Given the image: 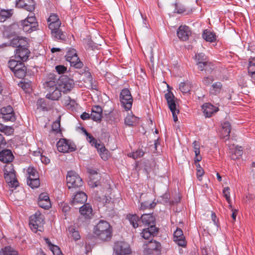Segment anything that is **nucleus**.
Segmentation results:
<instances>
[{"label": "nucleus", "mask_w": 255, "mask_h": 255, "mask_svg": "<svg viewBox=\"0 0 255 255\" xmlns=\"http://www.w3.org/2000/svg\"><path fill=\"white\" fill-rule=\"evenodd\" d=\"M57 148L59 152L63 153L72 152L76 149V146L73 142L65 138H61L57 142Z\"/></svg>", "instance_id": "nucleus-11"}, {"label": "nucleus", "mask_w": 255, "mask_h": 255, "mask_svg": "<svg viewBox=\"0 0 255 255\" xmlns=\"http://www.w3.org/2000/svg\"><path fill=\"white\" fill-rule=\"evenodd\" d=\"M27 44H24L22 45H19L18 48L15 50L14 58L15 59L24 62L26 61L30 53L29 50L28 49Z\"/></svg>", "instance_id": "nucleus-13"}, {"label": "nucleus", "mask_w": 255, "mask_h": 255, "mask_svg": "<svg viewBox=\"0 0 255 255\" xmlns=\"http://www.w3.org/2000/svg\"><path fill=\"white\" fill-rule=\"evenodd\" d=\"M114 251L118 255H128L130 254L129 245L125 242L118 241L115 243Z\"/></svg>", "instance_id": "nucleus-14"}, {"label": "nucleus", "mask_w": 255, "mask_h": 255, "mask_svg": "<svg viewBox=\"0 0 255 255\" xmlns=\"http://www.w3.org/2000/svg\"><path fill=\"white\" fill-rule=\"evenodd\" d=\"M98 178V177L92 178V177H90V179L89 181V184L91 186V187L94 188L101 185V182L98 180H95V179Z\"/></svg>", "instance_id": "nucleus-53"}, {"label": "nucleus", "mask_w": 255, "mask_h": 255, "mask_svg": "<svg viewBox=\"0 0 255 255\" xmlns=\"http://www.w3.org/2000/svg\"><path fill=\"white\" fill-rule=\"evenodd\" d=\"M79 212L81 215L80 218L85 220H89L93 216V209L89 204H84L80 207Z\"/></svg>", "instance_id": "nucleus-18"}, {"label": "nucleus", "mask_w": 255, "mask_h": 255, "mask_svg": "<svg viewBox=\"0 0 255 255\" xmlns=\"http://www.w3.org/2000/svg\"><path fill=\"white\" fill-rule=\"evenodd\" d=\"M204 173V170L202 168L200 167V168L197 169L196 174L197 178L200 181L202 180V177Z\"/></svg>", "instance_id": "nucleus-63"}, {"label": "nucleus", "mask_w": 255, "mask_h": 255, "mask_svg": "<svg viewBox=\"0 0 255 255\" xmlns=\"http://www.w3.org/2000/svg\"><path fill=\"white\" fill-rule=\"evenodd\" d=\"M0 131L6 135H11L14 132V128L11 126H7L0 123Z\"/></svg>", "instance_id": "nucleus-40"}, {"label": "nucleus", "mask_w": 255, "mask_h": 255, "mask_svg": "<svg viewBox=\"0 0 255 255\" xmlns=\"http://www.w3.org/2000/svg\"><path fill=\"white\" fill-rule=\"evenodd\" d=\"M25 65L22 61L17 59H10L8 62V66L11 70L14 72L16 69H21L22 66Z\"/></svg>", "instance_id": "nucleus-32"}, {"label": "nucleus", "mask_w": 255, "mask_h": 255, "mask_svg": "<svg viewBox=\"0 0 255 255\" xmlns=\"http://www.w3.org/2000/svg\"><path fill=\"white\" fill-rule=\"evenodd\" d=\"M202 37L207 42H214L217 40V36L215 32L208 29H205L202 33Z\"/></svg>", "instance_id": "nucleus-30"}, {"label": "nucleus", "mask_w": 255, "mask_h": 255, "mask_svg": "<svg viewBox=\"0 0 255 255\" xmlns=\"http://www.w3.org/2000/svg\"><path fill=\"white\" fill-rule=\"evenodd\" d=\"M101 157L104 160H107L109 157V153L108 150L106 148L104 144H100L99 146L96 147Z\"/></svg>", "instance_id": "nucleus-34"}, {"label": "nucleus", "mask_w": 255, "mask_h": 255, "mask_svg": "<svg viewBox=\"0 0 255 255\" xmlns=\"http://www.w3.org/2000/svg\"><path fill=\"white\" fill-rule=\"evenodd\" d=\"M156 204V203L154 202H150L148 201H145L140 204L139 210L143 211L147 209H152L155 207Z\"/></svg>", "instance_id": "nucleus-48"}, {"label": "nucleus", "mask_w": 255, "mask_h": 255, "mask_svg": "<svg viewBox=\"0 0 255 255\" xmlns=\"http://www.w3.org/2000/svg\"><path fill=\"white\" fill-rule=\"evenodd\" d=\"M18 85L23 90V91L26 93L30 92L31 90V82L29 81L27 82H26L25 80L21 81L18 83Z\"/></svg>", "instance_id": "nucleus-46"}, {"label": "nucleus", "mask_w": 255, "mask_h": 255, "mask_svg": "<svg viewBox=\"0 0 255 255\" xmlns=\"http://www.w3.org/2000/svg\"><path fill=\"white\" fill-rule=\"evenodd\" d=\"M193 145L195 155L198 156L200 154V144L198 142L194 141Z\"/></svg>", "instance_id": "nucleus-58"}, {"label": "nucleus", "mask_w": 255, "mask_h": 255, "mask_svg": "<svg viewBox=\"0 0 255 255\" xmlns=\"http://www.w3.org/2000/svg\"><path fill=\"white\" fill-rule=\"evenodd\" d=\"M158 232V229L155 226L148 227L142 230L141 236L145 240H149L151 237H154Z\"/></svg>", "instance_id": "nucleus-21"}, {"label": "nucleus", "mask_w": 255, "mask_h": 255, "mask_svg": "<svg viewBox=\"0 0 255 255\" xmlns=\"http://www.w3.org/2000/svg\"><path fill=\"white\" fill-rule=\"evenodd\" d=\"M3 172L4 179L9 186L12 188L18 186V182L16 178L15 172L12 164H8L5 165Z\"/></svg>", "instance_id": "nucleus-4"}, {"label": "nucleus", "mask_w": 255, "mask_h": 255, "mask_svg": "<svg viewBox=\"0 0 255 255\" xmlns=\"http://www.w3.org/2000/svg\"><path fill=\"white\" fill-rule=\"evenodd\" d=\"M68 231L70 235L73 238L74 241H77L80 239L81 236L80 233L75 226H70L68 228Z\"/></svg>", "instance_id": "nucleus-41"}, {"label": "nucleus", "mask_w": 255, "mask_h": 255, "mask_svg": "<svg viewBox=\"0 0 255 255\" xmlns=\"http://www.w3.org/2000/svg\"><path fill=\"white\" fill-rule=\"evenodd\" d=\"M65 58L66 61L70 63L71 66L76 68L80 69L83 66L82 62L78 56L76 50L73 48H70L68 50L65 55Z\"/></svg>", "instance_id": "nucleus-8"}, {"label": "nucleus", "mask_w": 255, "mask_h": 255, "mask_svg": "<svg viewBox=\"0 0 255 255\" xmlns=\"http://www.w3.org/2000/svg\"><path fill=\"white\" fill-rule=\"evenodd\" d=\"M43 225L44 216L39 211H36L34 215L30 216L29 226L33 232L41 231Z\"/></svg>", "instance_id": "nucleus-6"}, {"label": "nucleus", "mask_w": 255, "mask_h": 255, "mask_svg": "<svg viewBox=\"0 0 255 255\" xmlns=\"http://www.w3.org/2000/svg\"><path fill=\"white\" fill-rule=\"evenodd\" d=\"M52 130L59 132L60 131V122L59 120L56 121L52 125Z\"/></svg>", "instance_id": "nucleus-56"}, {"label": "nucleus", "mask_w": 255, "mask_h": 255, "mask_svg": "<svg viewBox=\"0 0 255 255\" xmlns=\"http://www.w3.org/2000/svg\"><path fill=\"white\" fill-rule=\"evenodd\" d=\"M0 118L3 122H14L16 117L12 107L9 105L1 108L0 109Z\"/></svg>", "instance_id": "nucleus-12"}, {"label": "nucleus", "mask_w": 255, "mask_h": 255, "mask_svg": "<svg viewBox=\"0 0 255 255\" xmlns=\"http://www.w3.org/2000/svg\"><path fill=\"white\" fill-rule=\"evenodd\" d=\"M82 130L85 135L86 136L87 140L91 144L92 146H94L95 148L99 146L100 143L97 142V140L96 138L88 132L84 128H83Z\"/></svg>", "instance_id": "nucleus-37"}, {"label": "nucleus", "mask_w": 255, "mask_h": 255, "mask_svg": "<svg viewBox=\"0 0 255 255\" xmlns=\"http://www.w3.org/2000/svg\"><path fill=\"white\" fill-rule=\"evenodd\" d=\"M207 64H206V61H204V62H197V65H198V69L200 70V71H204L205 67L206 66V65Z\"/></svg>", "instance_id": "nucleus-62"}, {"label": "nucleus", "mask_w": 255, "mask_h": 255, "mask_svg": "<svg viewBox=\"0 0 255 255\" xmlns=\"http://www.w3.org/2000/svg\"><path fill=\"white\" fill-rule=\"evenodd\" d=\"M135 117L130 115H128L125 118V123L126 125L132 126L134 125Z\"/></svg>", "instance_id": "nucleus-52"}, {"label": "nucleus", "mask_w": 255, "mask_h": 255, "mask_svg": "<svg viewBox=\"0 0 255 255\" xmlns=\"http://www.w3.org/2000/svg\"><path fill=\"white\" fill-rule=\"evenodd\" d=\"M87 200V195L83 192H77L71 202V204L75 205L77 204H84Z\"/></svg>", "instance_id": "nucleus-26"}, {"label": "nucleus", "mask_w": 255, "mask_h": 255, "mask_svg": "<svg viewBox=\"0 0 255 255\" xmlns=\"http://www.w3.org/2000/svg\"><path fill=\"white\" fill-rule=\"evenodd\" d=\"M127 218L130 224L135 229L137 228L139 226V224L141 223L140 219L135 214H129L127 215Z\"/></svg>", "instance_id": "nucleus-35"}, {"label": "nucleus", "mask_w": 255, "mask_h": 255, "mask_svg": "<svg viewBox=\"0 0 255 255\" xmlns=\"http://www.w3.org/2000/svg\"><path fill=\"white\" fill-rule=\"evenodd\" d=\"M195 56L197 62H204V61L208 60L207 56L203 53H198L196 54Z\"/></svg>", "instance_id": "nucleus-55"}, {"label": "nucleus", "mask_w": 255, "mask_h": 255, "mask_svg": "<svg viewBox=\"0 0 255 255\" xmlns=\"http://www.w3.org/2000/svg\"><path fill=\"white\" fill-rule=\"evenodd\" d=\"M19 23L23 30L29 33L35 31L38 26V23L33 13H29L27 17L24 20H21Z\"/></svg>", "instance_id": "nucleus-3"}, {"label": "nucleus", "mask_w": 255, "mask_h": 255, "mask_svg": "<svg viewBox=\"0 0 255 255\" xmlns=\"http://www.w3.org/2000/svg\"><path fill=\"white\" fill-rule=\"evenodd\" d=\"M55 70L56 72L59 74H64L67 70V67L64 65H59L55 67Z\"/></svg>", "instance_id": "nucleus-57"}, {"label": "nucleus", "mask_w": 255, "mask_h": 255, "mask_svg": "<svg viewBox=\"0 0 255 255\" xmlns=\"http://www.w3.org/2000/svg\"><path fill=\"white\" fill-rule=\"evenodd\" d=\"M103 110L99 106H94L92 108L91 118L94 121L100 122L101 121Z\"/></svg>", "instance_id": "nucleus-24"}, {"label": "nucleus", "mask_w": 255, "mask_h": 255, "mask_svg": "<svg viewBox=\"0 0 255 255\" xmlns=\"http://www.w3.org/2000/svg\"><path fill=\"white\" fill-rule=\"evenodd\" d=\"M50 30L52 36L55 40H60L61 41L66 40V35L59 27H55V28L51 29Z\"/></svg>", "instance_id": "nucleus-29"}, {"label": "nucleus", "mask_w": 255, "mask_h": 255, "mask_svg": "<svg viewBox=\"0 0 255 255\" xmlns=\"http://www.w3.org/2000/svg\"><path fill=\"white\" fill-rule=\"evenodd\" d=\"M144 154V152L142 150V149H139L135 151H134L132 153H129L128 155L130 157H132V158L136 159L138 158L141 157Z\"/></svg>", "instance_id": "nucleus-49"}, {"label": "nucleus", "mask_w": 255, "mask_h": 255, "mask_svg": "<svg viewBox=\"0 0 255 255\" xmlns=\"http://www.w3.org/2000/svg\"><path fill=\"white\" fill-rule=\"evenodd\" d=\"M240 148H241V147H240ZM243 154V151L242 149H236L234 153V155H232V158L233 159H236L238 158L239 157L241 156Z\"/></svg>", "instance_id": "nucleus-60"}, {"label": "nucleus", "mask_w": 255, "mask_h": 255, "mask_svg": "<svg viewBox=\"0 0 255 255\" xmlns=\"http://www.w3.org/2000/svg\"><path fill=\"white\" fill-rule=\"evenodd\" d=\"M66 181L67 186L69 189H76L82 187L83 185L82 178L74 171L68 172Z\"/></svg>", "instance_id": "nucleus-5"}, {"label": "nucleus", "mask_w": 255, "mask_h": 255, "mask_svg": "<svg viewBox=\"0 0 255 255\" xmlns=\"http://www.w3.org/2000/svg\"><path fill=\"white\" fill-rule=\"evenodd\" d=\"M192 32L190 28L185 25L180 26L177 31L178 38L182 41H187L191 36Z\"/></svg>", "instance_id": "nucleus-15"}, {"label": "nucleus", "mask_w": 255, "mask_h": 255, "mask_svg": "<svg viewBox=\"0 0 255 255\" xmlns=\"http://www.w3.org/2000/svg\"><path fill=\"white\" fill-rule=\"evenodd\" d=\"M120 98L123 107L126 111L129 110L132 107L133 99L129 90L127 88L123 89Z\"/></svg>", "instance_id": "nucleus-9"}, {"label": "nucleus", "mask_w": 255, "mask_h": 255, "mask_svg": "<svg viewBox=\"0 0 255 255\" xmlns=\"http://www.w3.org/2000/svg\"><path fill=\"white\" fill-rule=\"evenodd\" d=\"M13 14L12 9H1L0 11V21L4 22Z\"/></svg>", "instance_id": "nucleus-38"}, {"label": "nucleus", "mask_w": 255, "mask_h": 255, "mask_svg": "<svg viewBox=\"0 0 255 255\" xmlns=\"http://www.w3.org/2000/svg\"><path fill=\"white\" fill-rule=\"evenodd\" d=\"M27 44V42L22 38H19V37L13 38L10 42L11 46L13 47H17V48H18L19 45H22V44Z\"/></svg>", "instance_id": "nucleus-43"}, {"label": "nucleus", "mask_w": 255, "mask_h": 255, "mask_svg": "<svg viewBox=\"0 0 255 255\" xmlns=\"http://www.w3.org/2000/svg\"><path fill=\"white\" fill-rule=\"evenodd\" d=\"M57 77L53 74H50L49 75L43 85L44 88L48 91L50 90H54L55 88H57Z\"/></svg>", "instance_id": "nucleus-20"}, {"label": "nucleus", "mask_w": 255, "mask_h": 255, "mask_svg": "<svg viewBox=\"0 0 255 255\" xmlns=\"http://www.w3.org/2000/svg\"><path fill=\"white\" fill-rule=\"evenodd\" d=\"M222 88V85L221 82H218L214 83L211 89H210V92L212 94L214 95H217L219 94Z\"/></svg>", "instance_id": "nucleus-45"}, {"label": "nucleus", "mask_w": 255, "mask_h": 255, "mask_svg": "<svg viewBox=\"0 0 255 255\" xmlns=\"http://www.w3.org/2000/svg\"><path fill=\"white\" fill-rule=\"evenodd\" d=\"M165 98L167 101L168 107L172 112L173 121L176 122L178 121L177 114H179V110L176 109L174 96L171 92L169 91L165 94Z\"/></svg>", "instance_id": "nucleus-10"}, {"label": "nucleus", "mask_w": 255, "mask_h": 255, "mask_svg": "<svg viewBox=\"0 0 255 255\" xmlns=\"http://www.w3.org/2000/svg\"><path fill=\"white\" fill-rule=\"evenodd\" d=\"M142 248L143 255H160L162 247L159 242L151 240L145 242Z\"/></svg>", "instance_id": "nucleus-2"}, {"label": "nucleus", "mask_w": 255, "mask_h": 255, "mask_svg": "<svg viewBox=\"0 0 255 255\" xmlns=\"http://www.w3.org/2000/svg\"><path fill=\"white\" fill-rule=\"evenodd\" d=\"M36 105L38 109L40 108L44 111H47L52 108L51 104L41 98L37 100Z\"/></svg>", "instance_id": "nucleus-33"}, {"label": "nucleus", "mask_w": 255, "mask_h": 255, "mask_svg": "<svg viewBox=\"0 0 255 255\" xmlns=\"http://www.w3.org/2000/svg\"><path fill=\"white\" fill-rule=\"evenodd\" d=\"M88 173L90 174L89 177H92V178H94L95 177H99V174L98 173L97 171L93 169H88Z\"/></svg>", "instance_id": "nucleus-61"}, {"label": "nucleus", "mask_w": 255, "mask_h": 255, "mask_svg": "<svg viewBox=\"0 0 255 255\" xmlns=\"http://www.w3.org/2000/svg\"><path fill=\"white\" fill-rule=\"evenodd\" d=\"M14 156L10 149H3L0 152V161L3 163L12 161Z\"/></svg>", "instance_id": "nucleus-25"}, {"label": "nucleus", "mask_w": 255, "mask_h": 255, "mask_svg": "<svg viewBox=\"0 0 255 255\" xmlns=\"http://www.w3.org/2000/svg\"><path fill=\"white\" fill-rule=\"evenodd\" d=\"M223 193L227 201L230 204V207L232 208V206L231 205V200L230 199V188L229 187H225L223 190Z\"/></svg>", "instance_id": "nucleus-50"}, {"label": "nucleus", "mask_w": 255, "mask_h": 255, "mask_svg": "<svg viewBox=\"0 0 255 255\" xmlns=\"http://www.w3.org/2000/svg\"><path fill=\"white\" fill-rule=\"evenodd\" d=\"M141 222L144 226L149 227L155 225V219L151 214H143L140 218Z\"/></svg>", "instance_id": "nucleus-27"}, {"label": "nucleus", "mask_w": 255, "mask_h": 255, "mask_svg": "<svg viewBox=\"0 0 255 255\" xmlns=\"http://www.w3.org/2000/svg\"><path fill=\"white\" fill-rule=\"evenodd\" d=\"M50 250L54 255H63L60 248L56 245L52 246Z\"/></svg>", "instance_id": "nucleus-54"}, {"label": "nucleus", "mask_w": 255, "mask_h": 255, "mask_svg": "<svg viewBox=\"0 0 255 255\" xmlns=\"http://www.w3.org/2000/svg\"><path fill=\"white\" fill-rule=\"evenodd\" d=\"M179 88L181 92L183 94L188 93L191 90V84L188 81L186 82H181L179 84Z\"/></svg>", "instance_id": "nucleus-42"}, {"label": "nucleus", "mask_w": 255, "mask_h": 255, "mask_svg": "<svg viewBox=\"0 0 255 255\" xmlns=\"http://www.w3.org/2000/svg\"><path fill=\"white\" fill-rule=\"evenodd\" d=\"M84 75L87 78V81L91 84V87L93 89H96V85L93 84V80L92 75L90 72L85 71Z\"/></svg>", "instance_id": "nucleus-51"}, {"label": "nucleus", "mask_w": 255, "mask_h": 255, "mask_svg": "<svg viewBox=\"0 0 255 255\" xmlns=\"http://www.w3.org/2000/svg\"><path fill=\"white\" fill-rule=\"evenodd\" d=\"M231 130V126L229 122H225L222 124V129L221 130V137L227 140L229 139Z\"/></svg>", "instance_id": "nucleus-28"}, {"label": "nucleus", "mask_w": 255, "mask_h": 255, "mask_svg": "<svg viewBox=\"0 0 255 255\" xmlns=\"http://www.w3.org/2000/svg\"><path fill=\"white\" fill-rule=\"evenodd\" d=\"M202 110L206 118H210L212 115L217 111L219 109L210 103H205L202 106Z\"/></svg>", "instance_id": "nucleus-23"}, {"label": "nucleus", "mask_w": 255, "mask_h": 255, "mask_svg": "<svg viewBox=\"0 0 255 255\" xmlns=\"http://www.w3.org/2000/svg\"><path fill=\"white\" fill-rule=\"evenodd\" d=\"M248 73L252 78L255 79V57H251L249 59Z\"/></svg>", "instance_id": "nucleus-36"}, {"label": "nucleus", "mask_w": 255, "mask_h": 255, "mask_svg": "<svg viewBox=\"0 0 255 255\" xmlns=\"http://www.w3.org/2000/svg\"><path fill=\"white\" fill-rule=\"evenodd\" d=\"M16 7L32 12L35 9V3L34 0H18L16 1Z\"/></svg>", "instance_id": "nucleus-17"}, {"label": "nucleus", "mask_w": 255, "mask_h": 255, "mask_svg": "<svg viewBox=\"0 0 255 255\" xmlns=\"http://www.w3.org/2000/svg\"><path fill=\"white\" fill-rule=\"evenodd\" d=\"M38 205L44 209H48L51 204L48 195L45 193H41L38 197Z\"/></svg>", "instance_id": "nucleus-19"}, {"label": "nucleus", "mask_w": 255, "mask_h": 255, "mask_svg": "<svg viewBox=\"0 0 255 255\" xmlns=\"http://www.w3.org/2000/svg\"><path fill=\"white\" fill-rule=\"evenodd\" d=\"M214 81V78L212 76H208L204 77L203 79V83L206 86L209 85Z\"/></svg>", "instance_id": "nucleus-59"}, {"label": "nucleus", "mask_w": 255, "mask_h": 255, "mask_svg": "<svg viewBox=\"0 0 255 255\" xmlns=\"http://www.w3.org/2000/svg\"><path fill=\"white\" fill-rule=\"evenodd\" d=\"M93 231L97 237L103 241H109L112 238V227L106 221L100 220L94 227Z\"/></svg>", "instance_id": "nucleus-1"}, {"label": "nucleus", "mask_w": 255, "mask_h": 255, "mask_svg": "<svg viewBox=\"0 0 255 255\" xmlns=\"http://www.w3.org/2000/svg\"><path fill=\"white\" fill-rule=\"evenodd\" d=\"M0 255H18V252L10 246L2 248L0 251Z\"/></svg>", "instance_id": "nucleus-39"}, {"label": "nucleus", "mask_w": 255, "mask_h": 255, "mask_svg": "<svg viewBox=\"0 0 255 255\" xmlns=\"http://www.w3.org/2000/svg\"><path fill=\"white\" fill-rule=\"evenodd\" d=\"M61 90L57 88L54 90H50L48 91V93L46 94V98L53 101L58 100L61 96Z\"/></svg>", "instance_id": "nucleus-31"}, {"label": "nucleus", "mask_w": 255, "mask_h": 255, "mask_svg": "<svg viewBox=\"0 0 255 255\" xmlns=\"http://www.w3.org/2000/svg\"><path fill=\"white\" fill-rule=\"evenodd\" d=\"M60 81V87L63 93L70 91L74 86V80L67 76H63Z\"/></svg>", "instance_id": "nucleus-16"}, {"label": "nucleus", "mask_w": 255, "mask_h": 255, "mask_svg": "<svg viewBox=\"0 0 255 255\" xmlns=\"http://www.w3.org/2000/svg\"><path fill=\"white\" fill-rule=\"evenodd\" d=\"M183 235H184L182 230L178 227L176 228V231H175L173 233V237H179V236Z\"/></svg>", "instance_id": "nucleus-64"}, {"label": "nucleus", "mask_w": 255, "mask_h": 255, "mask_svg": "<svg viewBox=\"0 0 255 255\" xmlns=\"http://www.w3.org/2000/svg\"><path fill=\"white\" fill-rule=\"evenodd\" d=\"M27 69L25 65L22 66L21 69H16L13 72L14 76L19 79L24 78L26 74Z\"/></svg>", "instance_id": "nucleus-44"}, {"label": "nucleus", "mask_w": 255, "mask_h": 255, "mask_svg": "<svg viewBox=\"0 0 255 255\" xmlns=\"http://www.w3.org/2000/svg\"><path fill=\"white\" fill-rule=\"evenodd\" d=\"M173 241L179 246L185 247L187 245L184 236H181L179 237H173Z\"/></svg>", "instance_id": "nucleus-47"}, {"label": "nucleus", "mask_w": 255, "mask_h": 255, "mask_svg": "<svg viewBox=\"0 0 255 255\" xmlns=\"http://www.w3.org/2000/svg\"><path fill=\"white\" fill-rule=\"evenodd\" d=\"M27 184L31 188H38L40 185L39 175L36 169L29 167L26 170Z\"/></svg>", "instance_id": "nucleus-7"}, {"label": "nucleus", "mask_w": 255, "mask_h": 255, "mask_svg": "<svg viewBox=\"0 0 255 255\" xmlns=\"http://www.w3.org/2000/svg\"><path fill=\"white\" fill-rule=\"evenodd\" d=\"M49 23L48 27L50 29L60 27L61 22L58 15L56 13H51L47 19Z\"/></svg>", "instance_id": "nucleus-22"}]
</instances>
